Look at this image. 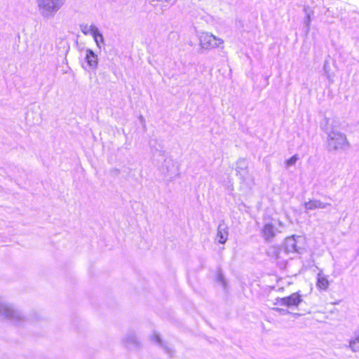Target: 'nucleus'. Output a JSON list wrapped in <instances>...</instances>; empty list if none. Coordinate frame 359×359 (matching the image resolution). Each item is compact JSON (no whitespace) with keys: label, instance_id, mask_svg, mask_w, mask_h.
Wrapping results in <instances>:
<instances>
[{"label":"nucleus","instance_id":"obj_8","mask_svg":"<svg viewBox=\"0 0 359 359\" xmlns=\"http://www.w3.org/2000/svg\"><path fill=\"white\" fill-rule=\"evenodd\" d=\"M297 238H300V236L295 237L292 236L291 237H287L285 240V250L286 252H298L297 243Z\"/></svg>","mask_w":359,"mask_h":359},{"label":"nucleus","instance_id":"obj_15","mask_svg":"<svg viewBox=\"0 0 359 359\" xmlns=\"http://www.w3.org/2000/svg\"><path fill=\"white\" fill-rule=\"evenodd\" d=\"M248 161L247 160L242 158L239 159L236 163V171L237 174L242 175L243 172H244L247 168H248Z\"/></svg>","mask_w":359,"mask_h":359},{"label":"nucleus","instance_id":"obj_13","mask_svg":"<svg viewBox=\"0 0 359 359\" xmlns=\"http://www.w3.org/2000/svg\"><path fill=\"white\" fill-rule=\"evenodd\" d=\"M123 342L128 348L136 347L138 345L137 339L134 333L128 334L123 340Z\"/></svg>","mask_w":359,"mask_h":359},{"label":"nucleus","instance_id":"obj_3","mask_svg":"<svg viewBox=\"0 0 359 359\" xmlns=\"http://www.w3.org/2000/svg\"><path fill=\"white\" fill-rule=\"evenodd\" d=\"M0 318L7 319L12 323L19 325L25 320L23 314L14 307L0 299Z\"/></svg>","mask_w":359,"mask_h":359},{"label":"nucleus","instance_id":"obj_21","mask_svg":"<svg viewBox=\"0 0 359 359\" xmlns=\"http://www.w3.org/2000/svg\"><path fill=\"white\" fill-rule=\"evenodd\" d=\"M217 281L222 285L224 288L226 287V281L224 280V276L221 273H218L217 275Z\"/></svg>","mask_w":359,"mask_h":359},{"label":"nucleus","instance_id":"obj_6","mask_svg":"<svg viewBox=\"0 0 359 359\" xmlns=\"http://www.w3.org/2000/svg\"><path fill=\"white\" fill-rule=\"evenodd\" d=\"M281 232L280 229L276 228L272 223L264 224L262 230V234L263 238L266 241H270L274 238L277 233Z\"/></svg>","mask_w":359,"mask_h":359},{"label":"nucleus","instance_id":"obj_4","mask_svg":"<svg viewBox=\"0 0 359 359\" xmlns=\"http://www.w3.org/2000/svg\"><path fill=\"white\" fill-rule=\"evenodd\" d=\"M200 46L203 49L211 50L219 48L224 41L209 32H201L198 36Z\"/></svg>","mask_w":359,"mask_h":359},{"label":"nucleus","instance_id":"obj_7","mask_svg":"<svg viewBox=\"0 0 359 359\" xmlns=\"http://www.w3.org/2000/svg\"><path fill=\"white\" fill-rule=\"evenodd\" d=\"M330 206H331V203H324L317 199L309 200V201L304 203V207L306 212L314 210L316 209H326Z\"/></svg>","mask_w":359,"mask_h":359},{"label":"nucleus","instance_id":"obj_17","mask_svg":"<svg viewBox=\"0 0 359 359\" xmlns=\"http://www.w3.org/2000/svg\"><path fill=\"white\" fill-rule=\"evenodd\" d=\"M177 0H149L150 4L156 7L158 6V2H161L162 7H167L169 5H173L175 4Z\"/></svg>","mask_w":359,"mask_h":359},{"label":"nucleus","instance_id":"obj_14","mask_svg":"<svg viewBox=\"0 0 359 359\" xmlns=\"http://www.w3.org/2000/svg\"><path fill=\"white\" fill-rule=\"evenodd\" d=\"M97 29V27L94 25H88L87 24H81L80 25V29H81V32L85 35L90 34L93 36V34H95V32H96Z\"/></svg>","mask_w":359,"mask_h":359},{"label":"nucleus","instance_id":"obj_1","mask_svg":"<svg viewBox=\"0 0 359 359\" xmlns=\"http://www.w3.org/2000/svg\"><path fill=\"white\" fill-rule=\"evenodd\" d=\"M39 15L46 20L52 19L66 3V0H34Z\"/></svg>","mask_w":359,"mask_h":359},{"label":"nucleus","instance_id":"obj_25","mask_svg":"<svg viewBox=\"0 0 359 359\" xmlns=\"http://www.w3.org/2000/svg\"><path fill=\"white\" fill-rule=\"evenodd\" d=\"M278 226L280 227V228H283V224L282 222H278Z\"/></svg>","mask_w":359,"mask_h":359},{"label":"nucleus","instance_id":"obj_23","mask_svg":"<svg viewBox=\"0 0 359 359\" xmlns=\"http://www.w3.org/2000/svg\"><path fill=\"white\" fill-rule=\"evenodd\" d=\"M273 310L280 313L282 315H286L290 313L288 310L281 308H273Z\"/></svg>","mask_w":359,"mask_h":359},{"label":"nucleus","instance_id":"obj_16","mask_svg":"<svg viewBox=\"0 0 359 359\" xmlns=\"http://www.w3.org/2000/svg\"><path fill=\"white\" fill-rule=\"evenodd\" d=\"M95 33V34H93L92 36L93 37L97 46L100 49L101 45L104 43V36L100 32L98 28L96 29Z\"/></svg>","mask_w":359,"mask_h":359},{"label":"nucleus","instance_id":"obj_12","mask_svg":"<svg viewBox=\"0 0 359 359\" xmlns=\"http://www.w3.org/2000/svg\"><path fill=\"white\" fill-rule=\"evenodd\" d=\"M304 11L305 13V18L304 19V25L305 27V31L308 33L310 30V24L311 22V15L313 14V11L309 6H304Z\"/></svg>","mask_w":359,"mask_h":359},{"label":"nucleus","instance_id":"obj_22","mask_svg":"<svg viewBox=\"0 0 359 359\" xmlns=\"http://www.w3.org/2000/svg\"><path fill=\"white\" fill-rule=\"evenodd\" d=\"M152 339L155 341V342H156L158 345L160 346H163V343H162V341L159 337V335L156 333H154L153 334V337H152Z\"/></svg>","mask_w":359,"mask_h":359},{"label":"nucleus","instance_id":"obj_18","mask_svg":"<svg viewBox=\"0 0 359 359\" xmlns=\"http://www.w3.org/2000/svg\"><path fill=\"white\" fill-rule=\"evenodd\" d=\"M349 347L353 352L359 351V334L355 339L350 340Z\"/></svg>","mask_w":359,"mask_h":359},{"label":"nucleus","instance_id":"obj_9","mask_svg":"<svg viewBox=\"0 0 359 359\" xmlns=\"http://www.w3.org/2000/svg\"><path fill=\"white\" fill-rule=\"evenodd\" d=\"M229 232L227 226L224 224H219L217 228V238L218 242L224 244L227 241Z\"/></svg>","mask_w":359,"mask_h":359},{"label":"nucleus","instance_id":"obj_20","mask_svg":"<svg viewBox=\"0 0 359 359\" xmlns=\"http://www.w3.org/2000/svg\"><path fill=\"white\" fill-rule=\"evenodd\" d=\"M177 174V166L176 163L170 159V177L171 178Z\"/></svg>","mask_w":359,"mask_h":359},{"label":"nucleus","instance_id":"obj_5","mask_svg":"<svg viewBox=\"0 0 359 359\" xmlns=\"http://www.w3.org/2000/svg\"><path fill=\"white\" fill-rule=\"evenodd\" d=\"M302 302V299L301 295L297 292H294L283 298H276L274 304L293 308L297 307Z\"/></svg>","mask_w":359,"mask_h":359},{"label":"nucleus","instance_id":"obj_2","mask_svg":"<svg viewBox=\"0 0 359 359\" xmlns=\"http://www.w3.org/2000/svg\"><path fill=\"white\" fill-rule=\"evenodd\" d=\"M326 134L327 147L329 151L345 149L348 147L349 144L346 135L337 128H327Z\"/></svg>","mask_w":359,"mask_h":359},{"label":"nucleus","instance_id":"obj_19","mask_svg":"<svg viewBox=\"0 0 359 359\" xmlns=\"http://www.w3.org/2000/svg\"><path fill=\"white\" fill-rule=\"evenodd\" d=\"M298 160V156L297 154L292 156L290 158L287 159L285 161V165L287 168L294 165Z\"/></svg>","mask_w":359,"mask_h":359},{"label":"nucleus","instance_id":"obj_26","mask_svg":"<svg viewBox=\"0 0 359 359\" xmlns=\"http://www.w3.org/2000/svg\"><path fill=\"white\" fill-rule=\"evenodd\" d=\"M140 120L142 121H143V117L141 116H140Z\"/></svg>","mask_w":359,"mask_h":359},{"label":"nucleus","instance_id":"obj_11","mask_svg":"<svg viewBox=\"0 0 359 359\" xmlns=\"http://www.w3.org/2000/svg\"><path fill=\"white\" fill-rule=\"evenodd\" d=\"M85 60L88 65L92 69H96L97 66V55L91 50L87 49Z\"/></svg>","mask_w":359,"mask_h":359},{"label":"nucleus","instance_id":"obj_24","mask_svg":"<svg viewBox=\"0 0 359 359\" xmlns=\"http://www.w3.org/2000/svg\"><path fill=\"white\" fill-rule=\"evenodd\" d=\"M165 351H166V352H167V353H168L169 354H170V353H171V352H172V350H171V349H170L169 348H167V347H165Z\"/></svg>","mask_w":359,"mask_h":359},{"label":"nucleus","instance_id":"obj_10","mask_svg":"<svg viewBox=\"0 0 359 359\" xmlns=\"http://www.w3.org/2000/svg\"><path fill=\"white\" fill-rule=\"evenodd\" d=\"M330 282L327 276L323 273L321 271L317 275L316 286L320 290H326L329 287Z\"/></svg>","mask_w":359,"mask_h":359}]
</instances>
